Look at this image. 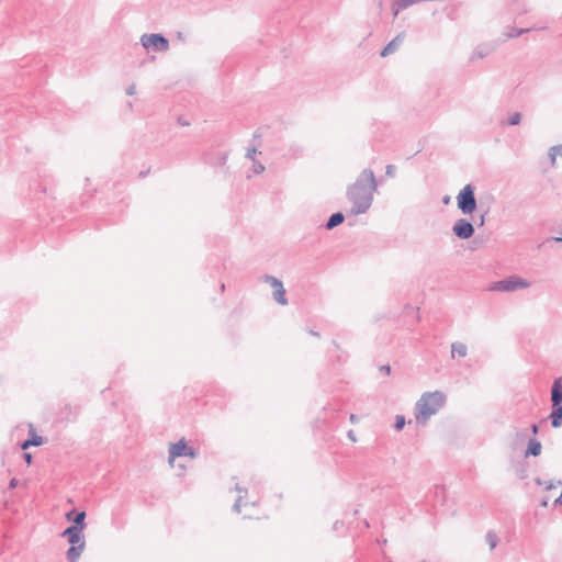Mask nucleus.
<instances>
[{
    "label": "nucleus",
    "mask_w": 562,
    "mask_h": 562,
    "mask_svg": "<svg viewBox=\"0 0 562 562\" xmlns=\"http://www.w3.org/2000/svg\"><path fill=\"white\" fill-rule=\"evenodd\" d=\"M378 183L373 171L369 168L363 169L356 181L347 189V198L352 206V215L364 214L372 205L374 192Z\"/></svg>",
    "instance_id": "nucleus-1"
},
{
    "label": "nucleus",
    "mask_w": 562,
    "mask_h": 562,
    "mask_svg": "<svg viewBox=\"0 0 562 562\" xmlns=\"http://www.w3.org/2000/svg\"><path fill=\"white\" fill-rule=\"evenodd\" d=\"M446 403V395L440 391L426 392L415 405V419L417 424L426 425Z\"/></svg>",
    "instance_id": "nucleus-2"
},
{
    "label": "nucleus",
    "mask_w": 562,
    "mask_h": 562,
    "mask_svg": "<svg viewBox=\"0 0 562 562\" xmlns=\"http://www.w3.org/2000/svg\"><path fill=\"white\" fill-rule=\"evenodd\" d=\"M456 199L457 206L463 215H472L476 211L475 187L471 183L464 186Z\"/></svg>",
    "instance_id": "nucleus-3"
},
{
    "label": "nucleus",
    "mask_w": 562,
    "mask_h": 562,
    "mask_svg": "<svg viewBox=\"0 0 562 562\" xmlns=\"http://www.w3.org/2000/svg\"><path fill=\"white\" fill-rule=\"evenodd\" d=\"M139 41L147 52L166 53L170 47L168 38L159 33H145L140 36Z\"/></svg>",
    "instance_id": "nucleus-4"
},
{
    "label": "nucleus",
    "mask_w": 562,
    "mask_h": 562,
    "mask_svg": "<svg viewBox=\"0 0 562 562\" xmlns=\"http://www.w3.org/2000/svg\"><path fill=\"white\" fill-rule=\"evenodd\" d=\"M529 286L530 283L527 280L517 276H510L492 283L488 290L497 292H515L517 290L527 289Z\"/></svg>",
    "instance_id": "nucleus-5"
},
{
    "label": "nucleus",
    "mask_w": 562,
    "mask_h": 562,
    "mask_svg": "<svg viewBox=\"0 0 562 562\" xmlns=\"http://www.w3.org/2000/svg\"><path fill=\"white\" fill-rule=\"evenodd\" d=\"M178 457H190L192 459L196 457L195 450L187 445L184 438L176 443H171L169 447L168 462L172 465L175 459Z\"/></svg>",
    "instance_id": "nucleus-6"
},
{
    "label": "nucleus",
    "mask_w": 562,
    "mask_h": 562,
    "mask_svg": "<svg viewBox=\"0 0 562 562\" xmlns=\"http://www.w3.org/2000/svg\"><path fill=\"white\" fill-rule=\"evenodd\" d=\"M474 232L473 224L467 218L457 220L452 226V233L460 239L471 238Z\"/></svg>",
    "instance_id": "nucleus-7"
},
{
    "label": "nucleus",
    "mask_w": 562,
    "mask_h": 562,
    "mask_svg": "<svg viewBox=\"0 0 562 562\" xmlns=\"http://www.w3.org/2000/svg\"><path fill=\"white\" fill-rule=\"evenodd\" d=\"M496 49V45L494 43H483L477 45L470 57L471 61L476 59H482L490 56Z\"/></svg>",
    "instance_id": "nucleus-8"
},
{
    "label": "nucleus",
    "mask_w": 562,
    "mask_h": 562,
    "mask_svg": "<svg viewBox=\"0 0 562 562\" xmlns=\"http://www.w3.org/2000/svg\"><path fill=\"white\" fill-rule=\"evenodd\" d=\"M82 530L77 526H69L63 532V537H66L71 546L79 544L85 541L81 536Z\"/></svg>",
    "instance_id": "nucleus-9"
},
{
    "label": "nucleus",
    "mask_w": 562,
    "mask_h": 562,
    "mask_svg": "<svg viewBox=\"0 0 562 562\" xmlns=\"http://www.w3.org/2000/svg\"><path fill=\"white\" fill-rule=\"evenodd\" d=\"M405 33L397 34L381 52L382 57H386L395 53L405 40Z\"/></svg>",
    "instance_id": "nucleus-10"
},
{
    "label": "nucleus",
    "mask_w": 562,
    "mask_h": 562,
    "mask_svg": "<svg viewBox=\"0 0 562 562\" xmlns=\"http://www.w3.org/2000/svg\"><path fill=\"white\" fill-rule=\"evenodd\" d=\"M552 405L562 404V376L554 380L551 387Z\"/></svg>",
    "instance_id": "nucleus-11"
},
{
    "label": "nucleus",
    "mask_w": 562,
    "mask_h": 562,
    "mask_svg": "<svg viewBox=\"0 0 562 562\" xmlns=\"http://www.w3.org/2000/svg\"><path fill=\"white\" fill-rule=\"evenodd\" d=\"M85 541H81L79 544L71 546L66 552L67 561L77 562L85 550Z\"/></svg>",
    "instance_id": "nucleus-12"
},
{
    "label": "nucleus",
    "mask_w": 562,
    "mask_h": 562,
    "mask_svg": "<svg viewBox=\"0 0 562 562\" xmlns=\"http://www.w3.org/2000/svg\"><path fill=\"white\" fill-rule=\"evenodd\" d=\"M553 428L562 426V404L552 405L551 414L549 416Z\"/></svg>",
    "instance_id": "nucleus-13"
},
{
    "label": "nucleus",
    "mask_w": 562,
    "mask_h": 562,
    "mask_svg": "<svg viewBox=\"0 0 562 562\" xmlns=\"http://www.w3.org/2000/svg\"><path fill=\"white\" fill-rule=\"evenodd\" d=\"M468 355V347L465 344L456 341L451 344V357L454 358L456 356L460 358H464Z\"/></svg>",
    "instance_id": "nucleus-14"
},
{
    "label": "nucleus",
    "mask_w": 562,
    "mask_h": 562,
    "mask_svg": "<svg viewBox=\"0 0 562 562\" xmlns=\"http://www.w3.org/2000/svg\"><path fill=\"white\" fill-rule=\"evenodd\" d=\"M75 514V518H74V525L72 526H77V527H80L81 530L85 529L86 527V522H85V519H86V513L85 512H69L67 515H66V518L68 520L71 519V516Z\"/></svg>",
    "instance_id": "nucleus-15"
},
{
    "label": "nucleus",
    "mask_w": 562,
    "mask_h": 562,
    "mask_svg": "<svg viewBox=\"0 0 562 562\" xmlns=\"http://www.w3.org/2000/svg\"><path fill=\"white\" fill-rule=\"evenodd\" d=\"M541 448H542V446H541L540 441H538L536 439H531L528 442V447L525 452V456L526 457H529V456L538 457L541 453Z\"/></svg>",
    "instance_id": "nucleus-16"
},
{
    "label": "nucleus",
    "mask_w": 562,
    "mask_h": 562,
    "mask_svg": "<svg viewBox=\"0 0 562 562\" xmlns=\"http://www.w3.org/2000/svg\"><path fill=\"white\" fill-rule=\"evenodd\" d=\"M344 220H345V216L342 213H340V212L334 213L328 218V221L326 223V228L333 229L336 226L340 225L344 222Z\"/></svg>",
    "instance_id": "nucleus-17"
},
{
    "label": "nucleus",
    "mask_w": 562,
    "mask_h": 562,
    "mask_svg": "<svg viewBox=\"0 0 562 562\" xmlns=\"http://www.w3.org/2000/svg\"><path fill=\"white\" fill-rule=\"evenodd\" d=\"M273 300L279 303L280 305H286L288 304V299L285 296V289L283 288V285L277 288L274 291H273Z\"/></svg>",
    "instance_id": "nucleus-18"
},
{
    "label": "nucleus",
    "mask_w": 562,
    "mask_h": 562,
    "mask_svg": "<svg viewBox=\"0 0 562 562\" xmlns=\"http://www.w3.org/2000/svg\"><path fill=\"white\" fill-rule=\"evenodd\" d=\"M530 29H515V27H508L507 31L504 33L505 40L518 37L525 33H528Z\"/></svg>",
    "instance_id": "nucleus-19"
},
{
    "label": "nucleus",
    "mask_w": 562,
    "mask_h": 562,
    "mask_svg": "<svg viewBox=\"0 0 562 562\" xmlns=\"http://www.w3.org/2000/svg\"><path fill=\"white\" fill-rule=\"evenodd\" d=\"M521 119H522V116H521V114L519 112H513V113L509 114L507 121L506 122H502L501 124L503 126H505V125L515 126V125L520 124Z\"/></svg>",
    "instance_id": "nucleus-20"
},
{
    "label": "nucleus",
    "mask_w": 562,
    "mask_h": 562,
    "mask_svg": "<svg viewBox=\"0 0 562 562\" xmlns=\"http://www.w3.org/2000/svg\"><path fill=\"white\" fill-rule=\"evenodd\" d=\"M43 443V438L41 436L34 435L31 439L25 440L21 448L23 450L29 449L31 446H41Z\"/></svg>",
    "instance_id": "nucleus-21"
},
{
    "label": "nucleus",
    "mask_w": 562,
    "mask_h": 562,
    "mask_svg": "<svg viewBox=\"0 0 562 562\" xmlns=\"http://www.w3.org/2000/svg\"><path fill=\"white\" fill-rule=\"evenodd\" d=\"M235 488H236V491L238 492V497H237V499H236V502H235V504H234V507H233V508H234V510H235L236 513H240L241 499H243V497H244L245 495H247V490H244V488L239 487V485H238V484H236V487H235Z\"/></svg>",
    "instance_id": "nucleus-22"
},
{
    "label": "nucleus",
    "mask_w": 562,
    "mask_h": 562,
    "mask_svg": "<svg viewBox=\"0 0 562 562\" xmlns=\"http://www.w3.org/2000/svg\"><path fill=\"white\" fill-rule=\"evenodd\" d=\"M262 281L269 285H271L274 290L281 285H283V283L281 282V280H279L278 278L273 277V276H270V274H265L262 277Z\"/></svg>",
    "instance_id": "nucleus-23"
},
{
    "label": "nucleus",
    "mask_w": 562,
    "mask_h": 562,
    "mask_svg": "<svg viewBox=\"0 0 562 562\" xmlns=\"http://www.w3.org/2000/svg\"><path fill=\"white\" fill-rule=\"evenodd\" d=\"M485 540L491 550H493L497 546V542H498V538L494 531H488L485 536Z\"/></svg>",
    "instance_id": "nucleus-24"
},
{
    "label": "nucleus",
    "mask_w": 562,
    "mask_h": 562,
    "mask_svg": "<svg viewBox=\"0 0 562 562\" xmlns=\"http://www.w3.org/2000/svg\"><path fill=\"white\" fill-rule=\"evenodd\" d=\"M266 170V167L259 162V161H254V165H252V171L254 173H257V175H260L262 173L263 171Z\"/></svg>",
    "instance_id": "nucleus-25"
},
{
    "label": "nucleus",
    "mask_w": 562,
    "mask_h": 562,
    "mask_svg": "<svg viewBox=\"0 0 562 562\" xmlns=\"http://www.w3.org/2000/svg\"><path fill=\"white\" fill-rule=\"evenodd\" d=\"M405 426V418L402 415H397L395 419V429L401 430Z\"/></svg>",
    "instance_id": "nucleus-26"
},
{
    "label": "nucleus",
    "mask_w": 562,
    "mask_h": 562,
    "mask_svg": "<svg viewBox=\"0 0 562 562\" xmlns=\"http://www.w3.org/2000/svg\"><path fill=\"white\" fill-rule=\"evenodd\" d=\"M559 155L558 150H554V146L550 147L548 156L553 166L555 164L557 156Z\"/></svg>",
    "instance_id": "nucleus-27"
},
{
    "label": "nucleus",
    "mask_w": 562,
    "mask_h": 562,
    "mask_svg": "<svg viewBox=\"0 0 562 562\" xmlns=\"http://www.w3.org/2000/svg\"><path fill=\"white\" fill-rule=\"evenodd\" d=\"M396 173V167L394 165H387L385 167L386 177L394 178Z\"/></svg>",
    "instance_id": "nucleus-28"
},
{
    "label": "nucleus",
    "mask_w": 562,
    "mask_h": 562,
    "mask_svg": "<svg viewBox=\"0 0 562 562\" xmlns=\"http://www.w3.org/2000/svg\"><path fill=\"white\" fill-rule=\"evenodd\" d=\"M257 153H258L257 147H255V146L250 147V148L247 149L246 158L255 161V156H256Z\"/></svg>",
    "instance_id": "nucleus-29"
},
{
    "label": "nucleus",
    "mask_w": 562,
    "mask_h": 562,
    "mask_svg": "<svg viewBox=\"0 0 562 562\" xmlns=\"http://www.w3.org/2000/svg\"><path fill=\"white\" fill-rule=\"evenodd\" d=\"M403 9H397V0H394L393 3H392V11H393V15L394 16H397V14L402 11Z\"/></svg>",
    "instance_id": "nucleus-30"
},
{
    "label": "nucleus",
    "mask_w": 562,
    "mask_h": 562,
    "mask_svg": "<svg viewBox=\"0 0 562 562\" xmlns=\"http://www.w3.org/2000/svg\"><path fill=\"white\" fill-rule=\"evenodd\" d=\"M562 484V481H557V482H550L548 484H546V488L547 490H551V488H555L558 485H561Z\"/></svg>",
    "instance_id": "nucleus-31"
},
{
    "label": "nucleus",
    "mask_w": 562,
    "mask_h": 562,
    "mask_svg": "<svg viewBox=\"0 0 562 562\" xmlns=\"http://www.w3.org/2000/svg\"><path fill=\"white\" fill-rule=\"evenodd\" d=\"M136 92V86L133 83L126 89V94L133 95Z\"/></svg>",
    "instance_id": "nucleus-32"
},
{
    "label": "nucleus",
    "mask_w": 562,
    "mask_h": 562,
    "mask_svg": "<svg viewBox=\"0 0 562 562\" xmlns=\"http://www.w3.org/2000/svg\"><path fill=\"white\" fill-rule=\"evenodd\" d=\"M380 371L383 372L384 374H390L391 367L389 364H384V366L380 367Z\"/></svg>",
    "instance_id": "nucleus-33"
},
{
    "label": "nucleus",
    "mask_w": 562,
    "mask_h": 562,
    "mask_svg": "<svg viewBox=\"0 0 562 562\" xmlns=\"http://www.w3.org/2000/svg\"><path fill=\"white\" fill-rule=\"evenodd\" d=\"M347 436H348V438H349L351 441H353V442H356V441H357V437H356V434H355V431H353V430H349V431L347 432Z\"/></svg>",
    "instance_id": "nucleus-34"
},
{
    "label": "nucleus",
    "mask_w": 562,
    "mask_h": 562,
    "mask_svg": "<svg viewBox=\"0 0 562 562\" xmlns=\"http://www.w3.org/2000/svg\"><path fill=\"white\" fill-rule=\"evenodd\" d=\"M349 420L352 423V424H357L359 422V417L356 415V414H350L349 416Z\"/></svg>",
    "instance_id": "nucleus-35"
},
{
    "label": "nucleus",
    "mask_w": 562,
    "mask_h": 562,
    "mask_svg": "<svg viewBox=\"0 0 562 562\" xmlns=\"http://www.w3.org/2000/svg\"><path fill=\"white\" fill-rule=\"evenodd\" d=\"M484 223H485V214H482L480 216V221H477V225L481 227L484 225Z\"/></svg>",
    "instance_id": "nucleus-36"
},
{
    "label": "nucleus",
    "mask_w": 562,
    "mask_h": 562,
    "mask_svg": "<svg viewBox=\"0 0 562 562\" xmlns=\"http://www.w3.org/2000/svg\"><path fill=\"white\" fill-rule=\"evenodd\" d=\"M23 458H24V460H25L29 464L31 463V461H32V456H31V453H24V454H23Z\"/></svg>",
    "instance_id": "nucleus-37"
},
{
    "label": "nucleus",
    "mask_w": 562,
    "mask_h": 562,
    "mask_svg": "<svg viewBox=\"0 0 562 562\" xmlns=\"http://www.w3.org/2000/svg\"><path fill=\"white\" fill-rule=\"evenodd\" d=\"M9 485H10V487H11V488L16 487V486H18V480L13 477V479L10 481V484H9Z\"/></svg>",
    "instance_id": "nucleus-38"
},
{
    "label": "nucleus",
    "mask_w": 562,
    "mask_h": 562,
    "mask_svg": "<svg viewBox=\"0 0 562 562\" xmlns=\"http://www.w3.org/2000/svg\"><path fill=\"white\" fill-rule=\"evenodd\" d=\"M554 150H558L559 156H561V158H562V144L561 145H555L554 146Z\"/></svg>",
    "instance_id": "nucleus-39"
},
{
    "label": "nucleus",
    "mask_w": 562,
    "mask_h": 562,
    "mask_svg": "<svg viewBox=\"0 0 562 562\" xmlns=\"http://www.w3.org/2000/svg\"><path fill=\"white\" fill-rule=\"evenodd\" d=\"M538 426L536 424L531 425V431L532 434L537 435L538 434Z\"/></svg>",
    "instance_id": "nucleus-40"
},
{
    "label": "nucleus",
    "mask_w": 562,
    "mask_h": 562,
    "mask_svg": "<svg viewBox=\"0 0 562 562\" xmlns=\"http://www.w3.org/2000/svg\"><path fill=\"white\" fill-rule=\"evenodd\" d=\"M442 202L445 204H448L450 202V196L449 195L443 196Z\"/></svg>",
    "instance_id": "nucleus-41"
},
{
    "label": "nucleus",
    "mask_w": 562,
    "mask_h": 562,
    "mask_svg": "<svg viewBox=\"0 0 562 562\" xmlns=\"http://www.w3.org/2000/svg\"><path fill=\"white\" fill-rule=\"evenodd\" d=\"M308 333H310V335H312L314 337H319V333H317L315 330H310Z\"/></svg>",
    "instance_id": "nucleus-42"
},
{
    "label": "nucleus",
    "mask_w": 562,
    "mask_h": 562,
    "mask_svg": "<svg viewBox=\"0 0 562 562\" xmlns=\"http://www.w3.org/2000/svg\"><path fill=\"white\" fill-rule=\"evenodd\" d=\"M177 37L180 40V41H184V36L181 32H178L177 34Z\"/></svg>",
    "instance_id": "nucleus-43"
},
{
    "label": "nucleus",
    "mask_w": 562,
    "mask_h": 562,
    "mask_svg": "<svg viewBox=\"0 0 562 562\" xmlns=\"http://www.w3.org/2000/svg\"><path fill=\"white\" fill-rule=\"evenodd\" d=\"M179 123L183 126L189 125V123L187 121H182V119H179Z\"/></svg>",
    "instance_id": "nucleus-44"
},
{
    "label": "nucleus",
    "mask_w": 562,
    "mask_h": 562,
    "mask_svg": "<svg viewBox=\"0 0 562 562\" xmlns=\"http://www.w3.org/2000/svg\"><path fill=\"white\" fill-rule=\"evenodd\" d=\"M536 483L538 485H544L546 486L544 482H542L540 479H536Z\"/></svg>",
    "instance_id": "nucleus-45"
},
{
    "label": "nucleus",
    "mask_w": 562,
    "mask_h": 562,
    "mask_svg": "<svg viewBox=\"0 0 562 562\" xmlns=\"http://www.w3.org/2000/svg\"><path fill=\"white\" fill-rule=\"evenodd\" d=\"M334 528H335V529H336V528H339L338 521H336V522L334 524Z\"/></svg>",
    "instance_id": "nucleus-46"
},
{
    "label": "nucleus",
    "mask_w": 562,
    "mask_h": 562,
    "mask_svg": "<svg viewBox=\"0 0 562 562\" xmlns=\"http://www.w3.org/2000/svg\"><path fill=\"white\" fill-rule=\"evenodd\" d=\"M334 528H335V529H336V528H339L338 521H336V522L334 524Z\"/></svg>",
    "instance_id": "nucleus-47"
},
{
    "label": "nucleus",
    "mask_w": 562,
    "mask_h": 562,
    "mask_svg": "<svg viewBox=\"0 0 562 562\" xmlns=\"http://www.w3.org/2000/svg\"><path fill=\"white\" fill-rule=\"evenodd\" d=\"M422 562H426V561H422Z\"/></svg>",
    "instance_id": "nucleus-48"
}]
</instances>
